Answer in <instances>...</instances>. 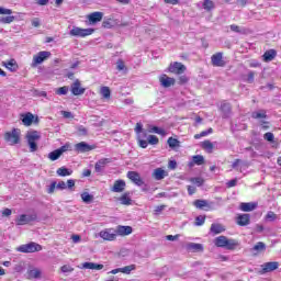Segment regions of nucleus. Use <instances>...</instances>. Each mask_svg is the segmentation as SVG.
Segmentation results:
<instances>
[{"label": "nucleus", "instance_id": "obj_1", "mask_svg": "<svg viewBox=\"0 0 281 281\" xmlns=\"http://www.w3.org/2000/svg\"><path fill=\"white\" fill-rule=\"evenodd\" d=\"M133 234V227L119 225L116 228H105L99 233L102 240L113 241L117 236H131Z\"/></svg>", "mask_w": 281, "mask_h": 281}, {"label": "nucleus", "instance_id": "obj_2", "mask_svg": "<svg viewBox=\"0 0 281 281\" xmlns=\"http://www.w3.org/2000/svg\"><path fill=\"white\" fill-rule=\"evenodd\" d=\"M27 144L30 146L31 153H36L38 150V145L36 142L41 139V134L37 131L29 132L26 134Z\"/></svg>", "mask_w": 281, "mask_h": 281}, {"label": "nucleus", "instance_id": "obj_3", "mask_svg": "<svg viewBox=\"0 0 281 281\" xmlns=\"http://www.w3.org/2000/svg\"><path fill=\"white\" fill-rule=\"evenodd\" d=\"M16 251H20L21 254H34L36 251H43V246L34 241H31L29 244H24L18 247Z\"/></svg>", "mask_w": 281, "mask_h": 281}, {"label": "nucleus", "instance_id": "obj_4", "mask_svg": "<svg viewBox=\"0 0 281 281\" xmlns=\"http://www.w3.org/2000/svg\"><path fill=\"white\" fill-rule=\"evenodd\" d=\"M4 139L8 142L11 146H14L21 142V130L13 128L11 132H7L4 134Z\"/></svg>", "mask_w": 281, "mask_h": 281}, {"label": "nucleus", "instance_id": "obj_5", "mask_svg": "<svg viewBox=\"0 0 281 281\" xmlns=\"http://www.w3.org/2000/svg\"><path fill=\"white\" fill-rule=\"evenodd\" d=\"M52 57V53L47 50H42L33 56V60L31 67H38V65H43L47 58Z\"/></svg>", "mask_w": 281, "mask_h": 281}, {"label": "nucleus", "instance_id": "obj_6", "mask_svg": "<svg viewBox=\"0 0 281 281\" xmlns=\"http://www.w3.org/2000/svg\"><path fill=\"white\" fill-rule=\"evenodd\" d=\"M95 30L93 29H80L78 26H74L72 30H70L69 34L70 36H77L79 38H85L87 36H91Z\"/></svg>", "mask_w": 281, "mask_h": 281}, {"label": "nucleus", "instance_id": "obj_7", "mask_svg": "<svg viewBox=\"0 0 281 281\" xmlns=\"http://www.w3.org/2000/svg\"><path fill=\"white\" fill-rule=\"evenodd\" d=\"M37 215L36 213L33 214H21L15 218L16 225H27L29 223H33L36 221Z\"/></svg>", "mask_w": 281, "mask_h": 281}, {"label": "nucleus", "instance_id": "obj_8", "mask_svg": "<svg viewBox=\"0 0 281 281\" xmlns=\"http://www.w3.org/2000/svg\"><path fill=\"white\" fill-rule=\"evenodd\" d=\"M109 164H113V158H101L94 165V172L98 175H102L104 172V168L109 166Z\"/></svg>", "mask_w": 281, "mask_h": 281}, {"label": "nucleus", "instance_id": "obj_9", "mask_svg": "<svg viewBox=\"0 0 281 281\" xmlns=\"http://www.w3.org/2000/svg\"><path fill=\"white\" fill-rule=\"evenodd\" d=\"M168 71H170V74H177L178 76H181V74L186 72V65L179 61H175L170 64Z\"/></svg>", "mask_w": 281, "mask_h": 281}, {"label": "nucleus", "instance_id": "obj_10", "mask_svg": "<svg viewBox=\"0 0 281 281\" xmlns=\"http://www.w3.org/2000/svg\"><path fill=\"white\" fill-rule=\"evenodd\" d=\"M70 91L72 95H83L85 91L87 89L82 88V85L80 83V80L76 79L75 82L70 86Z\"/></svg>", "mask_w": 281, "mask_h": 281}, {"label": "nucleus", "instance_id": "obj_11", "mask_svg": "<svg viewBox=\"0 0 281 281\" xmlns=\"http://www.w3.org/2000/svg\"><path fill=\"white\" fill-rule=\"evenodd\" d=\"M76 153H90V150H95V145H89L86 142H80L75 145Z\"/></svg>", "mask_w": 281, "mask_h": 281}, {"label": "nucleus", "instance_id": "obj_12", "mask_svg": "<svg viewBox=\"0 0 281 281\" xmlns=\"http://www.w3.org/2000/svg\"><path fill=\"white\" fill-rule=\"evenodd\" d=\"M127 179H130L132 183H135V186H138V187H142V184L144 183L142 176H139L137 171H128Z\"/></svg>", "mask_w": 281, "mask_h": 281}, {"label": "nucleus", "instance_id": "obj_13", "mask_svg": "<svg viewBox=\"0 0 281 281\" xmlns=\"http://www.w3.org/2000/svg\"><path fill=\"white\" fill-rule=\"evenodd\" d=\"M211 63L213 67H225V61L223 60V53H216L212 55Z\"/></svg>", "mask_w": 281, "mask_h": 281}, {"label": "nucleus", "instance_id": "obj_14", "mask_svg": "<svg viewBox=\"0 0 281 281\" xmlns=\"http://www.w3.org/2000/svg\"><path fill=\"white\" fill-rule=\"evenodd\" d=\"M280 267L278 261H270L261 265L262 273H271V271H276Z\"/></svg>", "mask_w": 281, "mask_h": 281}, {"label": "nucleus", "instance_id": "obj_15", "mask_svg": "<svg viewBox=\"0 0 281 281\" xmlns=\"http://www.w3.org/2000/svg\"><path fill=\"white\" fill-rule=\"evenodd\" d=\"M102 16H104V13L97 11L88 15V21L91 25H93L95 23H100V21H102Z\"/></svg>", "mask_w": 281, "mask_h": 281}, {"label": "nucleus", "instance_id": "obj_16", "mask_svg": "<svg viewBox=\"0 0 281 281\" xmlns=\"http://www.w3.org/2000/svg\"><path fill=\"white\" fill-rule=\"evenodd\" d=\"M159 82L161 87H165V89H168L169 87H172L175 85V78L168 77V75H162L159 78Z\"/></svg>", "mask_w": 281, "mask_h": 281}, {"label": "nucleus", "instance_id": "obj_17", "mask_svg": "<svg viewBox=\"0 0 281 281\" xmlns=\"http://www.w3.org/2000/svg\"><path fill=\"white\" fill-rule=\"evenodd\" d=\"M250 221L251 216L249 214H240L237 216V225H240V227L249 225Z\"/></svg>", "mask_w": 281, "mask_h": 281}, {"label": "nucleus", "instance_id": "obj_18", "mask_svg": "<svg viewBox=\"0 0 281 281\" xmlns=\"http://www.w3.org/2000/svg\"><path fill=\"white\" fill-rule=\"evenodd\" d=\"M153 177L154 179H156V181H161L162 179H166V177H168V172L162 168H156L153 172Z\"/></svg>", "mask_w": 281, "mask_h": 281}, {"label": "nucleus", "instance_id": "obj_19", "mask_svg": "<svg viewBox=\"0 0 281 281\" xmlns=\"http://www.w3.org/2000/svg\"><path fill=\"white\" fill-rule=\"evenodd\" d=\"M241 212H254L256 207H258V204L255 202H243L239 205Z\"/></svg>", "mask_w": 281, "mask_h": 281}, {"label": "nucleus", "instance_id": "obj_20", "mask_svg": "<svg viewBox=\"0 0 281 281\" xmlns=\"http://www.w3.org/2000/svg\"><path fill=\"white\" fill-rule=\"evenodd\" d=\"M21 120L24 126H32L34 122V114H32L31 112L21 114Z\"/></svg>", "mask_w": 281, "mask_h": 281}, {"label": "nucleus", "instance_id": "obj_21", "mask_svg": "<svg viewBox=\"0 0 281 281\" xmlns=\"http://www.w3.org/2000/svg\"><path fill=\"white\" fill-rule=\"evenodd\" d=\"M126 182L124 180H116L112 187V192H124Z\"/></svg>", "mask_w": 281, "mask_h": 281}, {"label": "nucleus", "instance_id": "obj_22", "mask_svg": "<svg viewBox=\"0 0 281 281\" xmlns=\"http://www.w3.org/2000/svg\"><path fill=\"white\" fill-rule=\"evenodd\" d=\"M82 268L83 269H91V270H95V271H101V269H104V265L93 263V262H83Z\"/></svg>", "mask_w": 281, "mask_h": 281}, {"label": "nucleus", "instance_id": "obj_23", "mask_svg": "<svg viewBox=\"0 0 281 281\" xmlns=\"http://www.w3.org/2000/svg\"><path fill=\"white\" fill-rule=\"evenodd\" d=\"M221 111L223 113V117H229L232 115V105L227 102L221 104Z\"/></svg>", "mask_w": 281, "mask_h": 281}, {"label": "nucleus", "instance_id": "obj_24", "mask_svg": "<svg viewBox=\"0 0 281 281\" xmlns=\"http://www.w3.org/2000/svg\"><path fill=\"white\" fill-rule=\"evenodd\" d=\"M146 137H147L146 132H144L143 134H138L137 142L140 148H148V140H146Z\"/></svg>", "mask_w": 281, "mask_h": 281}, {"label": "nucleus", "instance_id": "obj_25", "mask_svg": "<svg viewBox=\"0 0 281 281\" xmlns=\"http://www.w3.org/2000/svg\"><path fill=\"white\" fill-rule=\"evenodd\" d=\"M202 8L205 12H212L216 8V4L212 0H202Z\"/></svg>", "mask_w": 281, "mask_h": 281}, {"label": "nucleus", "instance_id": "obj_26", "mask_svg": "<svg viewBox=\"0 0 281 281\" xmlns=\"http://www.w3.org/2000/svg\"><path fill=\"white\" fill-rule=\"evenodd\" d=\"M38 278H41V270L34 268L27 271L29 280H38Z\"/></svg>", "mask_w": 281, "mask_h": 281}, {"label": "nucleus", "instance_id": "obj_27", "mask_svg": "<svg viewBox=\"0 0 281 281\" xmlns=\"http://www.w3.org/2000/svg\"><path fill=\"white\" fill-rule=\"evenodd\" d=\"M210 231L211 234H223V232H225V226L222 224H212Z\"/></svg>", "mask_w": 281, "mask_h": 281}, {"label": "nucleus", "instance_id": "obj_28", "mask_svg": "<svg viewBox=\"0 0 281 281\" xmlns=\"http://www.w3.org/2000/svg\"><path fill=\"white\" fill-rule=\"evenodd\" d=\"M3 67H7L10 71H16L18 67L16 66V60L10 59L9 61H3L2 63Z\"/></svg>", "mask_w": 281, "mask_h": 281}, {"label": "nucleus", "instance_id": "obj_29", "mask_svg": "<svg viewBox=\"0 0 281 281\" xmlns=\"http://www.w3.org/2000/svg\"><path fill=\"white\" fill-rule=\"evenodd\" d=\"M72 172L74 171L71 169H68L66 167H60L57 169L58 177H71Z\"/></svg>", "mask_w": 281, "mask_h": 281}, {"label": "nucleus", "instance_id": "obj_30", "mask_svg": "<svg viewBox=\"0 0 281 281\" xmlns=\"http://www.w3.org/2000/svg\"><path fill=\"white\" fill-rule=\"evenodd\" d=\"M276 50L273 49H269L263 54V60L266 63H271V60H273V58H276Z\"/></svg>", "mask_w": 281, "mask_h": 281}, {"label": "nucleus", "instance_id": "obj_31", "mask_svg": "<svg viewBox=\"0 0 281 281\" xmlns=\"http://www.w3.org/2000/svg\"><path fill=\"white\" fill-rule=\"evenodd\" d=\"M193 205L198 209V210H205V207H210V204H207L206 200H195L193 202Z\"/></svg>", "mask_w": 281, "mask_h": 281}, {"label": "nucleus", "instance_id": "obj_32", "mask_svg": "<svg viewBox=\"0 0 281 281\" xmlns=\"http://www.w3.org/2000/svg\"><path fill=\"white\" fill-rule=\"evenodd\" d=\"M121 205H131L133 203V200L131 196H128V193H124L120 199H119Z\"/></svg>", "mask_w": 281, "mask_h": 281}, {"label": "nucleus", "instance_id": "obj_33", "mask_svg": "<svg viewBox=\"0 0 281 281\" xmlns=\"http://www.w3.org/2000/svg\"><path fill=\"white\" fill-rule=\"evenodd\" d=\"M251 116L254 120H265L267 117V112L265 110H260L257 112H252Z\"/></svg>", "mask_w": 281, "mask_h": 281}, {"label": "nucleus", "instance_id": "obj_34", "mask_svg": "<svg viewBox=\"0 0 281 281\" xmlns=\"http://www.w3.org/2000/svg\"><path fill=\"white\" fill-rule=\"evenodd\" d=\"M265 220L268 221V223H273L274 221H278V214H276L273 211H269L266 214Z\"/></svg>", "mask_w": 281, "mask_h": 281}, {"label": "nucleus", "instance_id": "obj_35", "mask_svg": "<svg viewBox=\"0 0 281 281\" xmlns=\"http://www.w3.org/2000/svg\"><path fill=\"white\" fill-rule=\"evenodd\" d=\"M63 155L60 154V151L58 149H55L54 151H50L48 154V159H50V161H56L58 159H60Z\"/></svg>", "mask_w": 281, "mask_h": 281}, {"label": "nucleus", "instance_id": "obj_36", "mask_svg": "<svg viewBox=\"0 0 281 281\" xmlns=\"http://www.w3.org/2000/svg\"><path fill=\"white\" fill-rule=\"evenodd\" d=\"M167 144H168L169 148H179V146H180L179 139L173 138V137H169L167 140Z\"/></svg>", "mask_w": 281, "mask_h": 281}, {"label": "nucleus", "instance_id": "obj_37", "mask_svg": "<svg viewBox=\"0 0 281 281\" xmlns=\"http://www.w3.org/2000/svg\"><path fill=\"white\" fill-rule=\"evenodd\" d=\"M216 247H225L227 245V237L220 236L215 239Z\"/></svg>", "mask_w": 281, "mask_h": 281}, {"label": "nucleus", "instance_id": "obj_38", "mask_svg": "<svg viewBox=\"0 0 281 281\" xmlns=\"http://www.w3.org/2000/svg\"><path fill=\"white\" fill-rule=\"evenodd\" d=\"M212 133H214V130H212V127H210L209 130L203 131L200 134H195L194 139H201V137H207V135H212Z\"/></svg>", "mask_w": 281, "mask_h": 281}, {"label": "nucleus", "instance_id": "obj_39", "mask_svg": "<svg viewBox=\"0 0 281 281\" xmlns=\"http://www.w3.org/2000/svg\"><path fill=\"white\" fill-rule=\"evenodd\" d=\"M267 249V245H265V243L259 241L257 243L254 247L252 250L257 251V254H260V251H265Z\"/></svg>", "mask_w": 281, "mask_h": 281}, {"label": "nucleus", "instance_id": "obj_40", "mask_svg": "<svg viewBox=\"0 0 281 281\" xmlns=\"http://www.w3.org/2000/svg\"><path fill=\"white\" fill-rule=\"evenodd\" d=\"M188 249H191L192 251H203V245L202 244L190 243L188 245Z\"/></svg>", "mask_w": 281, "mask_h": 281}, {"label": "nucleus", "instance_id": "obj_41", "mask_svg": "<svg viewBox=\"0 0 281 281\" xmlns=\"http://www.w3.org/2000/svg\"><path fill=\"white\" fill-rule=\"evenodd\" d=\"M238 246V241L236 239H226V245L224 246L226 249H236Z\"/></svg>", "mask_w": 281, "mask_h": 281}, {"label": "nucleus", "instance_id": "obj_42", "mask_svg": "<svg viewBox=\"0 0 281 281\" xmlns=\"http://www.w3.org/2000/svg\"><path fill=\"white\" fill-rule=\"evenodd\" d=\"M100 93L105 100H109V98H111V89H109V87H102Z\"/></svg>", "mask_w": 281, "mask_h": 281}, {"label": "nucleus", "instance_id": "obj_43", "mask_svg": "<svg viewBox=\"0 0 281 281\" xmlns=\"http://www.w3.org/2000/svg\"><path fill=\"white\" fill-rule=\"evenodd\" d=\"M193 164H195V166H203L205 164V158L201 155H195L193 156Z\"/></svg>", "mask_w": 281, "mask_h": 281}, {"label": "nucleus", "instance_id": "obj_44", "mask_svg": "<svg viewBox=\"0 0 281 281\" xmlns=\"http://www.w3.org/2000/svg\"><path fill=\"white\" fill-rule=\"evenodd\" d=\"M136 266L135 265H130L121 268V273H125L126 276L131 274V271H135Z\"/></svg>", "mask_w": 281, "mask_h": 281}, {"label": "nucleus", "instance_id": "obj_45", "mask_svg": "<svg viewBox=\"0 0 281 281\" xmlns=\"http://www.w3.org/2000/svg\"><path fill=\"white\" fill-rule=\"evenodd\" d=\"M202 148H204V150H207V153H212V150H214V144H212V142L210 140H204L202 143Z\"/></svg>", "mask_w": 281, "mask_h": 281}, {"label": "nucleus", "instance_id": "obj_46", "mask_svg": "<svg viewBox=\"0 0 281 281\" xmlns=\"http://www.w3.org/2000/svg\"><path fill=\"white\" fill-rule=\"evenodd\" d=\"M55 93H56L57 95H67V93H69V87H67V86L60 87V88H58V89L55 91Z\"/></svg>", "mask_w": 281, "mask_h": 281}, {"label": "nucleus", "instance_id": "obj_47", "mask_svg": "<svg viewBox=\"0 0 281 281\" xmlns=\"http://www.w3.org/2000/svg\"><path fill=\"white\" fill-rule=\"evenodd\" d=\"M81 199L83 203H91L93 201V195L89 194V192H83Z\"/></svg>", "mask_w": 281, "mask_h": 281}, {"label": "nucleus", "instance_id": "obj_48", "mask_svg": "<svg viewBox=\"0 0 281 281\" xmlns=\"http://www.w3.org/2000/svg\"><path fill=\"white\" fill-rule=\"evenodd\" d=\"M147 143L150 144L151 146H157V144H159V138L155 135H149L147 137Z\"/></svg>", "mask_w": 281, "mask_h": 281}, {"label": "nucleus", "instance_id": "obj_49", "mask_svg": "<svg viewBox=\"0 0 281 281\" xmlns=\"http://www.w3.org/2000/svg\"><path fill=\"white\" fill-rule=\"evenodd\" d=\"M205 223V216L199 215L195 217V226L201 227Z\"/></svg>", "mask_w": 281, "mask_h": 281}, {"label": "nucleus", "instance_id": "obj_50", "mask_svg": "<svg viewBox=\"0 0 281 281\" xmlns=\"http://www.w3.org/2000/svg\"><path fill=\"white\" fill-rule=\"evenodd\" d=\"M75 187H76V180H74V179L67 180L66 190H74Z\"/></svg>", "mask_w": 281, "mask_h": 281}, {"label": "nucleus", "instance_id": "obj_51", "mask_svg": "<svg viewBox=\"0 0 281 281\" xmlns=\"http://www.w3.org/2000/svg\"><path fill=\"white\" fill-rule=\"evenodd\" d=\"M116 69L119 71H124L126 69V65H124V60L119 59L116 63Z\"/></svg>", "mask_w": 281, "mask_h": 281}, {"label": "nucleus", "instance_id": "obj_52", "mask_svg": "<svg viewBox=\"0 0 281 281\" xmlns=\"http://www.w3.org/2000/svg\"><path fill=\"white\" fill-rule=\"evenodd\" d=\"M56 188H57L56 181H53V182L50 183V186L47 187V193H48V194H54Z\"/></svg>", "mask_w": 281, "mask_h": 281}, {"label": "nucleus", "instance_id": "obj_53", "mask_svg": "<svg viewBox=\"0 0 281 281\" xmlns=\"http://www.w3.org/2000/svg\"><path fill=\"white\" fill-rule=\"evenodd\" d=\"M135 133H136L137 136H138V135H144V133H146V132H143V125H142V123H137V124H136Z\"/></svg>", "mask_w": 281, "mask_h": 281}, {"label": "nucleus", "instance_id": "obj_54", "mask_svg": "<svg viewBox=\"0 0 281 281\" xmlns=\"http://www.w3.org/2000/svg\"><path fill=\"white\" fill-rule=\"evenodd\" d=\"M1 23H12L14 21V15H8L4 18H1Z\"/></svg>", "mask_w": 281, "mask_h": 281}, {"label": "nucleus", "instance_id": "obj_55", "mask_svg": "<svg viewBox=\"0 0 281 281\" xmlns=\"http://www.w3.org/2000/svg\"><path fill=\"white\" fill-rule=\"evenodd\" d=\"M71 149V145L70 144H66L64 146H61L60 148H58L57 150L60 153V155H63V153H67V150Z\"/></svg>", "mask_w": 281, "mask_h": 281}, {"label": "nucleus", "instance_id": "obj_56", "mask_svg": "<svg viewBox=\"0 0 281 281\" xmlns=\"http://www.w3.org/2000/svg\"><path fill=\"white\" fill-rule=\"evenodd\" d=\"M263 139H266L267 142H273V139H274L273 133L267 132V133L263 135Z\"/></svg>", "mask_w": 281, "mask_h": 281}, {"label": "nucleus", "instance_id": "obj_57", "mask_svg": "<svg viewBox=\"0 0 281 281\" xmlns=\"http://www.w3.org/2000/svg\"><path fill=\"white\" fill-rule=\"evenodd\" d=\"M56 190H67V182L65 181H59L57 183Z\"/></svg>", "mask_w": 281, "mask_h": 281}, {"label": "nucleus", "instance_id": "obj_58", "mask_svg": "<svg viewBox=\"0 0 281 281\" xmlns=\"http://www.w3.org/2000/svg\"><path fill=\"white\" fill-rule=\"evenodd\" d=\"M192 183H195V186H198L199 188H201V186H203V179L202 178H193L191 179Z\"/></svg>", "mask_w": 281, "mask_h": 281}, {"label": "nucleus", "instance_id": "obj_59", "mask_svg": "<svg viewBox=\"0 0 281 281\" xmlns=\"http://www.w3.org/2000/svg\"><path fill=\"white\" fill-rule=\"evenodd\" d=\"M71 271H74V268H71V266L65 265V266L61 267V272L63 273H71Z\"/></svg>", "mask_w": 281, "mask_h": 281}, {"label": "nucleus", "instance_id": "obj_60", "mask_svg": "<svg viewBox=\"0 0 281 281\" xmlns=\"http://www.w3.org/2000/svg\"><path fill=\"white\" fill-rule=\"evenodd\" d=\"M249 67H251V68H258V67H260V61L259 60H256V59H252V60H250L249 61Z\"/></svg>", "mask_w": 281, "mask_h": 281}, {"label": "nucleus", "instance_id": "obj_61", "mask_svg": "<svg viewBox=\"0 0 281 281\" xmlns=\"http://www.w3.org/2000/svg\"><path fill=\"white\" fill-rule=\"evenodd\" d=\"M189 80L190 78H188V76L182 75L179 77V85H186Z\"/></svg>", "mask_w": 281, "mask_h": 281}, {"label": "nucleus", "instance_id": "obj_62", "mask_svg": "<svg viewBox=\"0 0 281 281\" xmlns=\"http://www.w3.org/2000/svg\"><path fill=\"white\" fill-rule=\"evenodd\" d=\"M168 169L169 170H176L177 169V160H170L168 162Z\"/></svg>", "mask_w": 281, "mask_h": 281}, {"label": "nucleus", "instance_id": "obj_63", "mask_svg": "<svg viewBox=\"0 0 281 281\" xmlns=\"http://www.w3.org/2000/svg\"><path fill=\"white\" fill-rule=\"evenodd\" d=\"M238 183V179H233V180H229L226 186L227 188H235V186Z\"/></svg>", "mask_w": 281, "mask_h": 281}, {"label": "nucleus", "instance_id": "obj_64", "mask_svg": "<svg viewBox=\"0 0 281 281\" xmlns=\"http://www.w3.org/2000/svg\"><path fill=\"white\" fill-rule=\"evenodd\" d=\"M0 14H12V10L0 7Z\"/></svg>", "mask_w": 281, "mask_h": 281}]
</instances>
